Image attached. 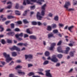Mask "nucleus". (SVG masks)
<instances>
[{"label": "nucleus", "instance_id": "0e129e2a", "mask_svg": "<svg viewBox=\"0 0 77 77\" xmlns=\"http://www.w3.org/2000/svg\"><path fill=\"white\" fill-rule=\"evenodd\" d=\"M57 35H58V36H59L60 37H62V35L60 33H59V34H57Z\"/></svg>", "mask_w": 77, "mask_h": 77}, {"label": "nucleus", "instance_id": "052dcab7", "mask_svg": "<svg viewBox=\"0 0 77 77\" xmlns=\"http://www.w3.org/2000/svg\"><path fill=\"white\" fill-rule=\"evenodd\" d=\"M2 64L3 65H5V62L3 61H1V62Z\"/></svg>", "mask_w": 77, "mask_h": 77}, {"label": "nucleus", "instance_id": "f704fd0d", "mask_svg": "<svg viewBox=\"0 0 77 77\" xmlns=\"http://www.w3.org/2000/svg\"><path fill=\"white\" fill-rule=\"evenodd\" d=\"M1 42L2 44H6V42L5 41V40H4V39L2 40Z\"/></svg>", "mask_w": 77, "mask_h": 77}, {"label": "nucleus", "instance_id": "dca6fc26", "mask_svg": "<svg viewBox=\"0 0 77 77\" xmlns=\"http://www.w3.org/2000/svg\"><path fill=\"white\" fill-rule=\"evenodd\" d=\"M45 14V10H42L41 15H42V16H44Z\"/></svg>", "mask_w": 77, "mask_h": 77}, {"label": "nucleus", "instance_id": "4be33fe9", "mask_svg": "<svg viewBox=\"0 0 77 77\" xmlns=\"http://www.w3.org/2000/svg\"><path fill=\"white\" fill-rule=\"evenodd\" d=\"M11 54L12 56H13L14 57H15V56H16L17 55V53H16L15 52H12Z\"/></svg>", "mask_w": 77, "mask_h": 77}, {"label": "nucleus", "instance_id": "09e8293b", "mask_svg": "<svg viewBox=\"0 0 77 77\" xmlns=\"http://www.w3.org/2000/svg\"><path fill=\"white\" fill-rule=\"evenodd\" d=\"M38 71L40 72H42L44 71V69H38Z\"/></svg>", "mask_w": 77, "mask_h": 77}, {"label": "nucleus", "instance_id": "e2e57ef3", "mask_svg": "<svg viewBox=\"0 0 77 77\" xmlns=\"http://www.w3.org/2000/svg\"><path fill=\"white\" fill-rule=\"evenodd\" d=\"M49 17H52V16H53V14H52L50 13L49 14Z\"/></svg>", "mask_w": 77, "mask_h": 77}, {"label": "nucleus", "instance_id": "680f3d73", "mask_svg": "<svg viewBox=\"0 0 77 77\" xmlns=\"http://www.w3.org/2000/svg\"><path fill=\"white\" fill-rule=\"evenodd\" d=\"M19 34L17 35V34H16L15 35V37L16 38H19Z\"/></svg>", "mask_w": 77, "mask_h": 77}, {"label": "nucleus", "instance_id": "f8f14e48", "mask_svg": "<svg viewBox=\"0 0 77 77\" xmlns=\"http://www.w3.org/2000/svg\"><path fill=\"white\" fill-rule=\"evenodd\" d=\"M7 35H10V36H13L15 35V33L14 32H10L7 33Z\"/></svg>", "mask_w": 77, "mask_h": 77}, {"label": "nucleus", "instance_id": "7ed1b4c3", "mask_svg": "<svg viewBox=\"0 0 77 77\" xmlns=\"http://www.w3.org/2000/svg\"><path fill=\"white\" fill-rule=\"evenodd\" d=\"M70 2H67L66 3L64 7L66 9V10L68 11H73L74 9L73 8H69L68 6H70Z\"/></svg>", "mask_w": 77, "mask_h": 77}, {"label": "nucleus", "instance_id": "f257e3e1", "mask_svg": "<svg viewBox=\"0 0 77 77\" xmlns=\"http://www.w3.org/2000/svg\"><path fill=\"white\" fill-rule=\"evenodd\" d=\"M66 50L63 51L62 50V48L60 47H59L57 48V50L59 53H63L65 54H68V51L69 50L70 48L69 47H67L66 48Z\"/></svg>", "mask_w": 77, "mask_h": 77}, {"label": "nucleus", "instance_id": "1a4fd4ad", "mask_svg": "<svg viewBox=\"0 0 77 77\" xmlns=\"http://www.w3.org/2000/svg\"><path fill=\"white\" fill-rule=\"evenodd\" d=\"M56 44L55 43H51V47L49 48L50 50H53V49L55 46H56Z\"/></svg>", "mask_w": 77, "mask_h": 77}, {"label": "nucleus", "instance_id": "72a5a7b5", "mask_svg": "<svg viewBox=\"0 0 77 77\" xmlns=\"http://www.w3.org/2000/svg\"><path fill=\"white\" fill-rule=\"evenodd\" d=\"M70 56L71 57H73L74 56V53L72 52H70Z\"/></svg>", "mask_w": 77, "mask_h": 77}, {"label": "nucleus", "instance_id": "5fc2aeb1", "mask_svg": "<svg viewBox=\"0 0 77 77\" xmlns=\"http://www.w3.org/2000/svg\"><path fill=\"white\" fill-rule=\"evenodd\" d=\"M30 8L31 10H32V9H35V6H31Z\"/></svg>", "mask_w": 77, "mask_h": 77}, {"label": "nucleus", "instance_id": "2f4dec72", "mask_svg": "<svg viewBox=\"0 0 77 77\" xmlns=\"http://www.w3.org/2000/svg\"><path fill=\"white\" fill-rule=\"evenodd\" d=\"M11 27L12 29H14L15 27V25L14 23H11L10 24Z\"/></svg>", "mask_w": 77, "mask_h": 77}, {"label": "nucleus", "instance_id": "3c124183", "mask_svg": "<svg viewBox=\"0 0 77 77\" xmlns=\"http://www.w3.org/2000/svg\"><path fill=\"white\" fill-rule=\"evenodd\" d=\"M14 62L13 61H12L11 62L9 63V65H13L14 64Z\"/></svg>", "mask_w": 77, "mask_h": 77}, {"label": "nucleus", "instance_id": "a878e982", "mask_svg": "<svg viewBox=\"0 0 77 77\" xmlns=\"http://www.w3.org/2000/svg\"><path fill=\"white\" fill-rule=\"evenodd\" d=\"M49 62V61H45L43 63V65H47V64H48V63Z\"/></svg>", "mask_w": 77, "mask_h": 77}, {"label": "nucleus", "instance_id": "9b49d317", "mask_svg": "<svg viewBox=\"0 0 77 77\" xmlns=\"http://www.w3.org/2000/svg\"><path fill=\"white\" fill-rule=\"evenodd\" d=\"M54 37V34L52 32H51L48 35V38H53Z\"/></svg>", "mask_w": 77, "mask_h": 77}, {"label": "nucleus", "instance_id": "2eb2a0df", "mask_svg": "<svg viewBox=\"0 0 77 77\" xmlns=\"http://www.w3.org/2000/svg\"><path fill=\"white\" fill-rule=\"evenodd\" d=\"M17 72L19 74H21L22 75H25V72L21 71H18Z\"/></svg>", "mask_w": 77, "mask_h": 77}, {"label": "nucleus", "instance_id": "ea45409f", "mask_svg": "<svg viewBox=\"0 0 77 77\" xmlns=\"http://www.w3.org/2000/svg\"><path fill=\"white\" fill-rule=\"evenodd\" d=\"M57 57L59 58H62V55L60 54H59L57 55Z\"/></svg>", "mask_w": 77, "mask_h": 77}, {"label": "nucleus", "instance_id": "cd10ccee", "mask_svg": "<svg viewBox=\"0 0 77 77\" xmlns=\"http://www.w3.org/2000/svg\"><path fill=\"white\" fill-rule=\"evenodd\" d=\"M23 21L24 24H28L29 23V22L27 21L26 19H24L23 20Z\"/></svg>", "mask_w": 77, "mask_h": 77}, {"label": "nucleus", "instance_id": "49530a36", "mask_svg": "<svg viewBox=\"0 0 77 77\" xmlns=\"http://www.w3.org/2000/svg\"><path fill=\"white\" fill-rule=\"evenodd\" d=\"M17 45L19 46H22V45H23V43H19L17 44Z\"/></svg>", "mask_w": 77, "mask_h": 77}, {"label": "nucleus", "instance_id": "603ef678", "mask_svg": "<svg viewBox=\"0 0 77 77\" xmlns=\"http://www.w3.org/2000/svg\"><path fill=\"white\" fill-rule=\"evenodd\" d=\"M16 51H20V49L16 47Z\"/></svg>", "mask_w": 77, "mask_h": 77}, {"label": "nucleus", "instance_id": "6e6552de", "mask_svg": "<svg viewBox=\"0 0 77 77\" xmlns=\"http://www.w3.org/2000/svg\"><path fill=\"white\" fill-rule=\"evenodd\" d=\"M36 17L37 19H38V20H41L42 18V17L40 15V13L38 12H37Z\"/></svg>", "mask_w": 77, "mask_h": 77}, {"label": "nucleus", "instance_id": "e433bc0d", "mask_svg": "<svg viewBox=\"0 0 77 77\" xmlns=\"http://www.w3.org/2000/svg\"><path fill=\"white\" fill-rule=\"evenodd\" d=\"M53 32L54 33H57L58 32V30L57 29H56L53 31Z\"/></svg>", "mask_w": 77, "mask_h": 77}, {"label": "nucleus", "instance_id": "39448f33", "mask_svg": "<svg viewBox=\"0 0 77 77\" xmlns=\"http://www.w3.org/2000/svg\"><path fill=\"white\" fill-rule=\"evenodd\" d=\"M37 1L36 0H30V2H36L39 5H41L42 4L41 2H44V0H38V1Z\"/></svg>", "mask_w": 77, "mask_h": 77}, {"label": "nucleus", "instance_id": "0eeeda50", "mask_svg": "<svg viewBox=\"0 0 77 77\" xmlns=\"http://www.w3.org/2000/svg\"><path fill=\"white\" fill-rule=\"evenodd\" d=\"M45 72H46L45 76L47 77H52V76L51 75V74L50 72V70H46Z\"/></svg>", "mask_w": 77, "mask_h": 77}, {"label": "nucleus", "instance_id": "58836bf2", "mask_svg": "<svg viewBox=\"0 0 77 77\" xmlns=\"http://www.w3.org/2000/svg\"><path fill=\"white\" fill-rule=\"evenodd\" d=\"M19 8V4H16L15 6L16 9H18Z\"/></svg>", "mask_w": 77, "mask_h": 77}, {"label": "nucleus", "instance_id": "b1692460", "mask_svg": "<svg viewBox=\"0 0 77 77\" xmlns=\"http://www.w3.org/2000/svg\"><path fill=\"white\" fill-rule=\"evenodd\" d=\"M54 20L56 21H58L59 20V17H58L57 16H55L54 17Z\"/></svg>", "mask_w": 77, "mask_h": 77}, {"label": "nucleus", "instance_id": "c756f323", "mask_svg": "<svg viewBox=\"0 0 77 77\" xmlns=\"http://www.w3.org/2000/svg\"><path fill=\"white\" fill-rule=\"evenodd\" d=\"M7 18L8 19H11V18H14V17L12 16H8Z\"/></svg>", "mask_w": 77, "mask_h": 77}, {"label": "nucleus", "instance_id": "5701e85b", "mask_svg": "<svg viewBox=\"0 0 77 77\" xmlns=\"http://www.w3.org/2000/svg\"><path fill=\"white\" fill-rule=\"evenodd\" d=\"M45 55L46 56H48L50 55V52L48 51H46L45 53Z\"/></svg>", "mask_w": 77, "mask_h": 77}, {"label": "nucleus", "instance_id": "13d9d810", "mask_svg": "<svg viewBox=\"0 0 77 77\" xmlns=\"http://www.w3.org/2000/svg\"><path fill=\"white\" fill-rule=\"evenodd\" d=\"M37 24L38 26H40V25H42V23H41L40 22H38Z\"/></svg>", "mask_w": 77, "mask_h": 77}, {"label": "nucleus", "instance_id": "338daca9", "mask_svg": "<svg viewBox=\"0 0 77 77\" xmlns=\"http://www.w3.org/2000/svg\"><path fill=\"white\" fill-rule=\"evenodd\" d=\"M23 5H26V1L25 0H24L23 1Z\"/></svg>", "mask_w": 77, "mask_h": 77}, {"label": "nucleus", "instance_id": "79ce46f5", "mask_svg": "<svg viewBox=\"0 0 77 77\" xmlns=\"http://www.w3.org/2000/svg\"><path fill=\"white\" fill-rule=\"evenodd\" d=\"M14 31L16 32H19V31H20V29L19 28H16L14 29Z\"/></svg>", "mask_w": 77, "mask_h": 77}, {"label": "nucleus", "instance_id": "f03ea898", "mask_svg": "<svg viewBox=\"0 0 77 77\" xmlns=\"http://www.w3.org/2000/svg\"><path fill=\"white\" fill-rule=\"evenodd\" d=\"M3 55L4 57L6 58V61L7 63H9V61L12 60V58L10 57L9 55L7 54L6 53L4 52L3 53Z\"/></svg>", "mask_w": 77, "mask_h": 77}, {"label": "nucleus", "instance_id": "393cba45", "mask_svg": "<svg viewBox=\"0 0 77 77\" xmlns=\"http://www.w3.org/2000/svg\"><path fill=\"white\" fill-rule=\"evenodd\" d=\"M17 47L15 46H13L12 48H10L11 50V51H13V50H16V48Z\"/></svg>", "mask_w": 77, "mask_h": 77}, {"label": "nucleus", "instance_id": "4c0bfd02", "mask_svg": "<svg viewBox=\"0 0 77 77\" xmlns=\"http://www.w3.org/2000/svg\"><path fill=\"white\" fill-rule=\"evenodd\" d=\"M27 11H25L23 14V16H26V15L27 14Z\"/></svg>", "mask_w": 77, "mask_h": 77}, {"label": "nucleus", "instance_id": "4468645a", "mask_svg": "<svg viewBox=\"0 0 77 77\" xmlns=\"http://www.w3.org/2000/svg\"><path fill=\"white\" fill-rule=\"evenodd\" d=\"M73 28L74 26H71L68 27V30H69V31H70V32L72 33V31H71V30H72V29Z\"/></svg>", "mask_w": 77, "mask_h": 77}, {"label": "nucleus", "instance_id": "4d7b16f0", "mask_svg": "<svg viewBox=\"0 0 77 77\" xmlns=\"http://www.w3.org/2000/svg\"><path fill=\"white\" fill-rule=\"evenodd\" d=\"M73 71V69H71L70 70H69L68 72H69V73H70V72H72V71Z\"/></svg>", "mask_w": 77, "mask_h": 77}, {"label": "nucleus", "instance_id": "9d476101", "mask_svg": "<svg viewBox=\"0 0 77 77\" xmlns=\"http://www.w3.org/2000/svg\"><path fill=\"white\" fill-rule=\"evenodd\" d=\"M9 4H10V5L8 6L7 7V8H6V9H11L12 7V2L9 1L7 3V4L8 5Z\"/></svg>", "mask_w": 77, "mask_h": 77}, {"label": "nucleus", "instance_id": "774afa93", "mask_svg": "<svg viewBox=\"0 0 77 77\" xmlns=\"http://www.w3.org/2000/svg\"><path fill=\"white\" fill-rule=\"evenodd\" d=\"M56 66H60V63H57L56 65Z\"/></svg>", "mask_w": 77, "mask_h": 77}, {"label": "nucleus", "instance_id": "c03bdc74", "mask_svg": "<svg viewBox=\"0 0 77 77\" xmlns=\"http://www.w3.org/2000/svg\"><path fill=\"white\" fill-rule=\"evenodd\" d=\"M33 66V65L31 64H28V68H30V67H31Z\"/></svg>", "mask_w": 77, "mask_h": 77}, {"label": "nucleus", "instance_id": "ddd939ff", "mask_svg": "<svg viewBox=\"0 0 77 77\" xmlns=\"http://www.w3.org/2000/svg\"><path fill=\"white\" fill-rule=\"evenodd\" d=\"M29 38L35 40H36L37 39L35 35H30L29 36Z\"/></svg>", "mask_w": 77, "mask_h": 77}, {"label": "nucleus", "instance_id": "37998d69", "mask_svg": "<svg viewBox=\"0 0 77 77\" xmlns=\"http://www.w3.org/2000/svg\"><path fill=\"white\" fill-rule=\"evenodd\" d=\"M61 44H62V41H60L57 43V45H61Z\"/></svg>", "mask_w": 77, "mask_h": 77}, {"label": "nucleus", "instance_id": "69168bd1", "mask_svg": "<svg viewBox=\"0 0 77 77\" xmlns=\"http://www.w3.org/2000/svg\"><path fill=\"white\" fill-rule=\"evenodd\" d=\"M2 20L3 21H5V20H6V18L5 17H4L2 19Z\"/></svg>", "mask_w": 77, "mask_h": 77}, {"label": "nucleus", "instance_id": "7c9ffc66", "mask_svg": "<svg viewBox=\"0 0 77 77\" xmlns=\"http://www.w3.org/2000/svg\"><path fill=\"white\" fill-rule=\"evenodd\" d=\"M22 68V66L20 65L17 66L15 68V69H21Z\"/></svg>", "mask_w": 77, "mask_h": 77}, {"label": "nucleus", "instance_id": "6ab92c4d", "mask_svg": "<svg viewBox=\"0 0 77 77\" xmlns=\"http://www.w3.org/2000/svg\"><path fill=\"white\" fill-rule=\"evenodd\" d=\"M51 27L52 29H55L57 27V25L55 24H52Z\"/></svg>", "mask_w": 77, "mask_h": 77}, {"label": "nucleus", "instance_id": "6e6d98bb", "mask_svg": "<svg viewBox=\"0 0 77 77\" xmlns=\"http://www.w3.org/2000/svg\"><path fill=\"white\" fill-rule=\"evenodd\" d=\"M59 26H60V27H63V26H64V25L62 24L59 23Z\"/></svg>", "mask_w": 77, "mask_h": 77}, {"label": "nucleus", "instance_id": "c85d7f7f", "mask_svg": "<svg viewBox=\"0 0 77 77\" xmlns=\"http://www.w3.org/2000/svg\"><path fill=\"white\" fill-rule=\"evenodd\" d=\"M34 74H35L33 72H30L29 74H28V75H29V76H30L32 75H34Z\"/></svg>", "mask_w": 77, "mask_h": 77}, {"label": "nucleus", "instance_id": "473e14b6", "mask_svg": "<svg viewBox=\"0 0 77 77\" xmlns=\"http://www.w3.org/2000/svg\"><path fill=\"white\" fill-rule=\"evenodd\" d=\"M32 25H36L37 22H36L32 21L31 22Z\"/></svg>", "mask_w": 77, "mask_h": 77}, {"label": "nucleus", "instance_id": "f3484780", "mask_svg": "<svg viewBox=\"0 0 77 77\" xmlns=\"http://www.w3.org/2000/svg\"><path fill=\"white\" fill-rule=\"evenodd\" d=\"M51 27H51L50 26H48L47 29V30H48V31H51L52 30Z\"/></svg>", "mask_w": 77, "mask_h": 77}, {"label": "nucleus", "instance_id": "8fccbe9b", "mask_svg": "<svg viewBox=\"0 0 77 77\" xmlns=\"http://www.w3.org/2000/svg\"><path fill=\"white\" fill-rule=\"evenodd\" d=\"M14 77V75L12 74H11L9 75V77Z\"/></svg>", "mask_w": 77, "mask_h": 77}, {"label": "nucleus", "instance_id": "423d86ee", "mask_svg": "<svg viewBox=\"0 0 77 77\" xmlns=\"http://www.w3.org/2000/svg\"><path fill=\"white\" fill-rule=\"evenodd\" d=\"M51 60L52 62H57L58 61V59L56 58V56L55 55H54L52 56V58L51 59Z\"/></svg>", "mask_w": 77, "mask_h": 77}, {"label": "nucleus", "instance_id": "a211bd4d", "mask_svg": "<svg viewBox=\"0 0 77 77\" xmlns=\"http://www.w3.org/2000/svg\"><path fill=\"white\" fill-rule=\"evenodd\" d=\"M46 4H45L43 5L41 7L42 10L45 11V7H46Z\"/></svg>", "mask_w": 77, "mask_h": 77}, {"label": "nucleus", "instance_id": "a18cd8bd", "mask_svg": "<svg viewBox=\"0 0 77 77\" xmlns=\"http://www.w3.org/2000/svg\"><path fill=\"white\" fill-rule=\"evenodd\" d=\"M19 36H20L21 38H22L23 36V34L22 33H21L20 34H19Z\"/></svg>", "mask_w": 77, "mask_h": 77}, {"label": "nucleus", "instance_id": "aec40b11", "mask_svg": "<svg viewBox=\"0 0 77 77\" xmlns=\"http://www.w3.org/2000/svg\"><path fill=\"white\" fill-rule=\"evenodd\" d=\"M15 14L16 15H20L21 14L20 13V11H15Z\"/></svg>", "mask_w": 77, "mask_h": 77}, {"label": "nucleus", "instance_id": "a19ab883", "mask_svg": "<svg viewBox=\"0 0 77 77\" xmlns=\"http://www.w3.org/2000/svg\"><path fill=\"white\" fill-rule=\"evenodd\" d=\"M26 2L29 5L30 3V0H26Z\"/></svg>", "mask_w": 77, "mask_h": 77}, {"label": "nucleus", "instance_id": "de8ad7c7", "mask_svg": "<svg viewBox=\"0 0 77 77\" xmlns=\"http://www.w3.org/2000/svg\"><path fill=\"white\" fill-rule=\"evenodd\" d=\"M17 23L18 24H22V22L21 21H18L17 22Z\"/></svg>", "mask_w": 77, "mask_h": 77}, {"label": "nucleus", "instance_id": "864d4df0", "mask_svg": "<svg viewBox=\"0 0 77 77\" xmlns=\"http://www.w3.org/2000/svg\"><path fill=\"white\" fill-rule=\"evenodd\" d=\"M37 72V73H38L39 74H40V75H44V74L43 73L41 72Z\"/></svg>", "mask_w": 77, "mask_h": 77}, {"label": "nucleus", "instance_id": "bf43d9fd", "mask_svg": "<svg viewBox=\"0 0 77 77\" xmlns=\"http://www.w3.org/2000/svg\"><path fill=\"white\" fill-rule=\"evenodd\" d=\"M23 45H24V46H25V47H26V46H27V45H28V44H27V43H23Z\"/></svg>", "mask_w": 77, "mask_h": 77}, {"label": "nucleus", "instance_id": "412c9836", "mask_svg": "<svg viewBox=\"0 0 77 77\" xmlns=\"http://www.w3.org/2000/svg\"><path fill=\"white\" fill-rule=\"evenodd\" d=\"M7 42L8 44H12V41L11 40L7 39Z\"/></svg>", "mask_w": 77, "mask_h": 77}, {"label": "nucleus", "instance_id": "bb28decb", "mask_svg": "<svg viewBox=\"0 0 77 77\" xmlns=\"http://www.w3.org/2000/svg\"><path fill=\"white\" fill-rule=\"evenodd\" d=\"M26 32L28 33H29V34H32V32H30V30L29 29H27L26 30Z\"/></svg>", "mask_w": 77, "mask_h": 77}, {"label": "nucleus", "instance_id": "c9c22d12", "mask_svg": "<svg viewBox=\"0 0 77 77\" xmlns=\"http://www.w3.org/2000/svg\"><path fill=\"white\" fill-rule=\"evenodd\" d=\"M0 29H1V32H3V30H4V28L3 27V26H0Z\"/></svg>", "mask_w": 77, "mask_h": 77}, {"label": "nucleus", "instance_id": "20e7f679", "mask_svg": "<svg viewBox=\"0 0 77 77\" xmlns=\"http://www.w3.org/2000/svg\"><path fill=\"white\" fill-rule=\"evenodd\" d=\"M25 60H27L28 59V61H31V60L33 59V55L31 54L25 55Z\"/></svg>", "mask_w": 77, "mask_h": 77}]
</instances>
